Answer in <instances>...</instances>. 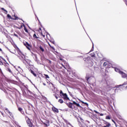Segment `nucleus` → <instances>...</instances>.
I'll return each instance as SVG.
<instances>
[{
	"mask_svg": "<svg viewBox=\"0 0 127 127\" xmlns=\"http://www.w3.org/2000/svg\"><path fill=\"white\" fill-rule=\"evenodd\" d=\"M73 105H75L76 106V107H78V108H81V106H80V104L79 103H77L75 101H72V103L71 102H68L66 103V105L69 109H73Z\"/></svg>",
	"mask_w": 127,
	"mask_h": 127,
	"instance_id": "nucleus-1",
	"label": "nucleus"
},
{
	"mask_svg": "<svg viewBox=\"0 0 127 127\" xmlns=\"http://www.w3.org/2000/svg\"><path fill=\"white\" fill-rule=\"evenodd\" d=\"M25 119L27 126H28L29 127H33V124H32V123H31V121L30 120V119L27 117H26Z\"/></svg>",
	"mask_w": 127,
	"mask_h": 127,
	"instance_id": "nucleus-2",
	"label": "nucleus"
},
{
	"mask_svg": "<svg viewBox=\"0 0 127 127\" xmlns=\"http://www.w3.org/2000/svg\"><path fill=\"white\" fill-rule=\"evenodd\" d=\"M23 44L24 46H26L28 50H29V51L31 50V48H32V46L31 45L29 44L27 42H24Z\"/></svg>",
	"mask_w": 127,
	"mask_h": 127,
	"instance_id": "nucleus-3",
	"label": "nucleus"
},
{
	"mask_svg": "<svg viewBox=\"0 0 127 127\" xmlns=\"http://www.w3.org/2000/svg\"><path fill=\"white\" fill-rule=\"evenodd\" d=\"M7 17L9 19H12L13 20H16L17 19H18V17L15 16V15H14V16L13 17H11V16H10V15H9V14H8L7 15Z\"/></svg>",
	"mask_w": 127,
	"mask_h": 127,
	"instance_id": "nucleus-4",
	"label": "nucleus"
},
{
	"mask_svg": "<svg viewBox=\"0 0 127 127\" xmlns=\"http://www.w3.org/2000/svg\"><path fill=\"white\" fill-rule=\"evenodd\" d=\"M61 97L65 101H70V99L68 97V95H67L66 93L63 94V95Z\"/></svg>",
	"mask_w": 127,
	"mask_h": 127,
	"instance_id": "nucleus-5",
	"label": "nucleus"
},
{
	"mask_svg": "<svg viewBox=\"0 0 127 127\" xmlns=\"http://www.w3.org/2000/svg\"><path fill=\"white\" fill-rule=\"evenodd\" d=\"M104 125H106V126H103L102 127H111V124H110V123H109L106 121H104Z\"/></svg>",
	"mask_w": 127,
	"mask_h": 127,
	"instance_id": "nucleus-6",
	"label": "nucleus"
},
{
	"mask_svg": "<svg viewBox=\"0 0 127 127\" xmlns=\"http://www.w3.org/2000/svg\"><path fill=\"white\" fill-rule=\"evenodd\" d=\"M38 31L40 33L41 35L43 36V37H45V35H46V34H43V32H42V30H41V28H39Z\"/></svg>",
	"mask_w": 127,
	"mask_h": 127,
	"instance_id": "nucleus-7",
	"label": "nucleus"
},
{
	"mask_svg": "<svg viewBox=\"0 0 127 127\" xmlns=\"http://www.w3.org/2000/svg\"><path fill=\"white\" fill-rule=\"evenodd\" d=\"M52 110L54 112V113H59V110H58V109L56 108L55 107H52Z\"/></svg>",
	"mask_w": 127,
	"mask_h": 127,
	"instance_id": "nucleus-8",
	"label": "nucleus"
},
{
	"mask_svg": "<svg viewBox=\"0 0 127 127\" xmlns=\"http://www.w3.org/2000/svg\"><path fill=\"white\" fill-rule=\"evenodd\" d=\"M120 74L122 75L123 78H127V74H126L125 72L123 71H120Z\"/></svg>",
	"mask_w": 127,
	"mask_h": 127,
	"instance_id": "nucleus-9",
	"label": "nucleus"
},
{
	"mask_svg": "<svg viewBox=\"0 0 127 127\" xmlns=\"http://www.w3.org/2000/svg\"><path fill=\"white\" fill-rule=\"evenodd\" d=\"M43 124L46 127H49V126H50V124H49V121L48 120L46 121Z\"/></svg>",
	"mask_w": 127,
	"mask_h": 127,
	"instance_id": "nucleus-10",
	"label": "nucleus"
},
{
	"mask_svg": "<svg viewBox=\"0 0 127 127\" xmlns=\"http://www.w3.org/2000/svg\"><path fill=\"white\" fill-rule=\"evenodd\" d=\"M103 66L104 67H107V66H109V62H104L103 64Z\"/></svg>",
	"mask_w": 127,
	"mask_h": 127,
	"instance_id": "nucleus-11",
	"label": "nucleus"
},
{
	"mask_svg": "<svg viewBox=\"0 0 127 127\" xmlns=\"http://www.w3.org/2000/svg\"><path fill=\"white\" fill-rule=\"evenodd\" d=\"M39 48L40 51H42V52H44L45 50H44V49L43 48V47H42V46H39Z\"/></svg>",
	"mask_w": 127,
	"mask_h": 127,
	"instance_id": "nucleus-12",
	"label": "nucleus"
},
{
	"mask_svg": "<svg viewBox=\"0 0 127 127\" xmlns=\"http://www.w3.org/2000/svg\"><path fill=\"white\" fill-rule=\"evenodd\" d=\"M115 70L116 72H118V73H119L120 74H121V72H122V71L120 70V69H119L118 67H116L115 68Z\"/></svg>",
	"mask_w": 127,
	"mask_h": 127,
	"instance_id": "nucleus-13",
	"label": "nucleus"
},
{
	"mask_svg": "<svg viewBox=\"0 0 127 127\" xmlns=\"http://www.w3.org/2000/svg\"><path fill=\"white\" fill-rule=\"evenodd\" d=\"M31 73L32 74H33V75L35 76V77H37V75L36 74V73L35 72H34V71L33 70H32V69H31Z\"/></svg>",
	"mask_w": 127,
	"mask_h": 127,
	"instance_id": "nucleus-14",
	"label": "nucleus"
},
{
	"mask_svg": "<svg viewBox=\"0 0 127 127\" xmlns=\"http://www.w3.org/2000/svg\"><path fill=\"white\" fill-rule=\"evenodd\" d=\"M77 122H78V123H80L79 120H80L81 122H83V120L81 117H77Z\"/></svg>",
	"mask_w": 127,
	"mask_h": 127,
	"instance_id": "nucleus-15",
	"label": "nucleus"
},
{
	"mask_svg": "<svg viewBox=\"0 0 127 127\" xmlns=\"http://www.w3.org/2000/svg\"><path fill=\"white\" fill-rule=\"evenodd\" d=\"M24 26V30H25V32H27V33H28V30H27V29L26 28V27H25V25H23Z\"/></svg>",
	"mask_w": 127,
	"mask_h": 127,
	"instance_id": "nucleus-16",
	"label": "nucleus"
},
{
	"mask_svg": "<svg viewBox=\"0 0 127 127\" xmlns=\"http://www.w3.org/2000/svg\"><path fill=\"white\" fill-rule=\"evenodd\" d=\"M33 38H35L36 39H38V38H39V37H37V36H36V34H34L33 35Z\"/></svg>",
	"mask_w": 127,
	"mask_h": 127,
	"instance_id": "nucleus-17",
	"label": "nucleus"
},
{
	"mask_svg": "<svg viewBox=\"0 0 127 127\" xmlns=\"http://www.w3.org/2000/svg\"><path fill=\"white\" fill-rule=\"evenodd\" d=\"M94 112L96 113V114H100V116H101V117H103V116H104V114H103L102 113L101 114H100L99 112H98L96 110H94Z\"/></svg>",
	"mask_w": 127,
	"mask_h": 127,
	"instance_id": "nucleus-18",
	"label": "nucleus"
},
{
	"mask_svg": "<svg viewBox=\"0 0 127 127\" xmlns=\"http://www.w3.org/2000/svg\"><path fill=\"white\" fill-rule=\"evenodd\" d=\"M7 70L8 72H9V73H10L11 74H12V71H11V70L9 67L7 68Z\"/></svg>",
	"mask_w": 127,
	"mask_h": 127,
	"instance_id": "nucleus-19",
	"label": "nucleus"
},
{
	"mask_svg": "<svg viewBox=\"0 0 127 127\" xmlns=\"http://www.w3.org/2000/svg\"><path fill=\"white\" fill-rule=\"evenodd\" d=\"M59 103H60V104H63L64 103V101L62 99H59L58 101Z\"/></svg>",
	"mask_w": 127,
	"mask_h": 127,
	"instance_id": "nucleus-20",
	"label": "nucleus"
},
{
	"mask_svg": "<svg viewBox=\"0 0 127 127\" xmlns=\"http://www.w3.org/2000/svg\"><path fill=\"white\" fill-rule=\"evenodd\" d=\"M111 118L110 115H108L106 117V120H111Z\"/></svg>",
	"mask_w": 127,
	"mask_h": 127,
	"instance_id": "nucleus-21",
	"label": "nucleus"
},
{
	"mask_svg": "<svg viewBox=\"0 0 127 127\" xmlns=\"http://www.w3.org/2000/svg\"><path fill=\"white\" fill-rule=\"evenodd\" d=\"M91 57H95L96 54L94 53H92L90 54Z\"/></svg>",
	"mask_w": 127,
	"mask_h": 127,
	"instance_id": "nucleus-22",
	"label": "nucleus"
},
{
	"mask_svg": "<svg viewBox=\"0 0 127 127\" xmlns=\"http://www.w3.org/2000/svg\"><path fill=\"white\" fill-rule=\"evenodd\" d=\"M81 102L82 103V104H84V105H86V106H87V107H88V106H89V104L86 102H84V101H81Z\"/></svg>",
	"mask_w": 127,
	"mask_h": 127,
	"instance_id": "nucleus-23",
	"label": "nucleus"
},
{
	"mask_svg": "<svg viewBox=\"0 0 127 127\" xmlns=\"http://www.w3.org/2000/svg\"><path fill=\"white\" fill-rule=\"evenodd\" d=\"M23 63H24V64H25V65H26L27 64H28V63L27 62V61H26V60H24L23 61Z\"/></svg>",
	"mask_w": 127,
	"mask_h": 127,
	"instance_id": "nucleus-24",
	"label": "nucleus"
},
{
	"mask_svg": "<svg viewBox=\"0 0 127 127\" xmlns=\"http://www.w3.org/2000/svg\"><path fill=\"white\" fill-rule=\"evenodd\" d=\"M18 111H19V112H20L21 113V112H22V109L21 108V107H18Z\"/></svg>",
	"mask_w": 127,
	"mask_h": 127,
	"instance_id": "nucleus-25",
	"label": "nucleus"
},
{
	"mask_svg": "<svg viewBox=\"0 0 127 127\" xmlns=\"http://www.w3.org/2000/svg\"><path fill=\"white\" fill-rule=\"evenodd\" d=\"M60 96H61V97L63 95V94H64V93H63V92L62 91V90H61V91L60 92Z\"/></svg>",
	"mask_w": 127,
	"mask_h": 127,
	"instance_id": "nucleus-26",
	"label": "nucleus"
},
{
	"mask_svg": "<svg viewBox=\"0 0 127 127\" xmlns=\"http://www.w3.org/2000/svg\"><path fill=\"white\" fill-rule=\"evenodd\" d=\"M9 115H10V117H11V118L13 117V115H12V113L11 112H9L8 113Z\"/></svg>",
	"mask_w": 127,
	"mask_h": 127,
	"instance_id": "nucleus-27",
	"label": "nucleus"
},
{
	"mask_svg": "<svg viewBox=\"0 0 127 127\" xmlns=\"http://www.w3.org/2000/svg\"><path fill=\"white\" fill-rule=\"evenodd\" d=\"M44 76H45L46 77V79H49V76H48V75L47 74H44Z\"/></svg>",
	"mask_w": 127,
	"mask_h": 127,
	"instance_id": "nucleus-28",
	"label": "nucleus"
},
{
	"mask_svg": "<svg viewBox=\"0 0 127 127\" xmlns=\"http://www.w3.org/2000/svg\"><path fill=\"white\" fill-rule=\"evenodd\" d=\"M5 111H6V112L8 113V114L10 112V111H9V110H8V109L7 108H5Z\"/></svg>",
	"mask_w": 127,
	"mask_h": 127,
	"instance_id": "nucleus-29",
	"label": "nucleus"
},
{
	"mask_svg": "<svg viewBox=\"0 0 127 127\" xmlns=\"http://www.w3.org/2000/svg\"><path fill=\"white\" fill-rule=\"evenodd\" d=\"M17 28L18 29H21V28H22V24H21V25H20V27H17Z\"/></svg>",
	"mask_w": 127,
	"mask_h": 127,
	"instance_id": "nucleus-30",
	"label": "nucleus"
},
{
	"mask_svg": "<svg viewBox=\"0 0 127 127\" xmlns=\"http://www.w3.org/2000/svg\"><path fill=\"white\" fill-rule=\"evenodd\" d=\"M1 9L2 10H3L4 11H5L6 12H7V11L6 10H5V9H4V8H1Z\"/></svg>",
	"mask_w": 127,
	"mask_h": 127,
	"instance_id": "nucleus-31",
	"label": "nucleus"
},
{
	"mask_svg": "<svg viewBox=\"0 0 127 127\" xmlns=\"http://www.w3.org/2000/svg\"><path fill=\"white\" fill-rule=\"evenodd\" d=\"M60 60H61V61H63V62H64V60L62 58H60Z\"/></svg>",
	"mask_w": 127,
	"mask_h": 127,
	"instance_id": "nucleus-32",
	"label": "nucleus"
},
{
	"mask_svg": "<svg viewBox=\"0 0 127 127\" xmlns=\"http://www.w3.org/2000/svg\"><path fill=\"white\" fill-rule=\"evenodd\" d=\"M67 125H69V126H70V127H73V126H72L71 124H70L69 123H67Z\"/></svg>",
	"mask_w": 127,
	"mask_h": 127,
	"instance_id": "nucleus-33",
	"label": "nucleus"
},
{
	"mask_svg": "<svg viewBox=\"0 0 127 127\" xmlns=\"http://www.w3.org/2000/svg\"><path fill=\"white\" fill-rule=\"evenodd\" d=\"M14 36H15L16 37H18V35L16 34H14Z\"/></svg>",
	"mask_w": 127,
	"mask_h": 127,
	"instance_id": "nucleus-34",
	"label": "nucleus"
},
{
	"mask_svg": "<svg viewBox=\"0 0 127 127\" xmlns=\"http://www.w3.org/2000/svg\"><path fill=\"white\" fill-rule=\"evenodd\" d=\"M62 65L63 67L64 68V69H66V67L64 65H63V64H62Z\"/></svg>",
	"mask_w": 127,
	"mask_h": 127,
	"instance_id": "nucleus-35",
	"label": "nucleus"
},
{
	"mask_svg": "<svg viewBox=\"0 0 127 127\" xmlns=\"http://www.w3.org/2000/svg\"><path fill=\"white\" fill-rule=\"evenodd\" d=\"M0 52H1V53H2V52H3L2 51V50L0 48Z\"/></svg>",
	"mask_w": 127,
	"mask_h": 127,
	"instance_id": "nucleus-36",
	"label": "nucleus"
},
{
	"mask_svg": "<svg viewBox=\"0 0 127 127\" xmlns=\"http://www.w3.org/2000/svg\"><path fill=\"white\" fill-rule=\"evenodd\" d=\"M49 64H51V61L49 60Z\"/></svg>",
	"mask_w": 127,
	"mask_h": 127,
	"instance_id": "nucleus-37",
	"label": "nucleus"
},
{
	"mask_svg": "<svg viewBox=\"0 0 127 127\" xmlns=\"http://www.w3.org/2000/svg\"><path fill=\"white\" fill-rule=\"evenodd\" d=\"M55 98L57 99H58V97H57V96H56V95H55Z\"/></svg>",
	"mask_w": 127,
	"mask_h": 127,
	"instance_id": "nucleus-38",
	"label": "nucleus"
},
{
	"mask_svg": "<svg viewBox=\"0 0 127 127\" xmlns=\"http://www.w3.org/2000/svg\"><path fill=\"white\" fill-rule=\"evenodd\" d=\"M44 86H46V84L45 83H43Z\"/></svg>",
	"mask_w": 127,
	"mask_h": 127,
	"instance_id": "nucleus-39",
	"label": "nucleus"
},
{
	"mask_svg": "<svg viewBox=\"0 0 127 127\" xmlns=\"http://www.w3.org/2000/svg\"><path fill=\"white\" fill-rule=\"evenodd\" d=\"M1 114L2 116H3V113H2V112H1Z\"/></svg>",
	"mask_w": 127,
	"mask_h": 127,
	"instance_id": "nucleus-40",
	"label": "nucleus"
},
{
	"mask_svg": "<svg viewBox=\"0 0 127 127\" xmlns=\"http://www.w3.org/2000/svg\"><path fill=\"white\" fill-rule=\"evenodd\" d=\"M89 79H90L89 77H88V78H87V81H88V80H89Z\"/></svg>",
	"mask_w": 127,
	"mask_h": 127,
	"instance_id": "nucleus-41",
	"label": "nucleus"
},
{
	"mask_svg": "<svg viewBox=\"0 0 127 127\" xmlns=\"http://www.w3.org/2000/svg\"><path fill=\"white\" fill-rule=\"evenodd\" d=\"M16 47L17 48V49H19L16 46Z\"/></svg>",
	"mask_w": 127,
	"mask_h": 127,
	"instance_id": "nucleus-42",
	"label": "nucleus"
},
{
	"mask_svg": "<svg viewBox=\"0 0 127 127\" xmlns=\"http://www.w3.org/2000/svg\"><path fill=\"white\" fill-rule=\"evenodd\" d=\"M0 103H1V100L0 99Z\"/></svg>",
	"mask_w": 127,
	"mask_h": 127,
	"instance_id": "nucleus-43",
	"label": "nucleus"
},
{
	"mask_svg": "<svg viewBox=\"0 0 127 127\" xmlns=\"http://www.w3.org/2000/svg\"><path fill=\"white\" fill-rule=\"evenodd\" d=\"M112 121H113L114 123H115V121H114V120H112Z\"/></svg>",
	"mask_w": 127,
	"mask_h": 127,
	"instance_id": "nucleus-44",
	"label": "nucleus"
},
{
	"mask_svg": "<svg viewBox=\"0 0 127 127\" xmlns=\"http://www.w3.org/2000/svg\"><path fill=\"white\" fill-rule=\"evenodd\" d=\"M126 89H127V86H126Z\"/></svg>",
	"mask_w": 127,
	"mask_h": 127,
	"instance_id": "nucleus-45",
	"label": "nucleus"
}]
</instances>
